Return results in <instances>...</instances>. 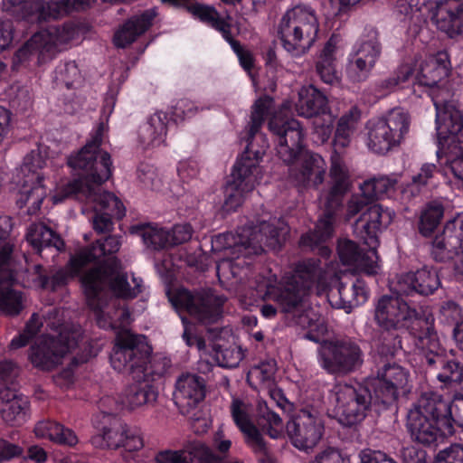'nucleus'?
<instances>
[{"mask_svg":"<svg viewBox=\"0 0 463 463\" xmlns=\"http://www.w3.org/2000/svg\"><path fill=\"white\" fill-rule=\"evenodd\" d=\"M118 237L109 236L103 242L84 248L73 255L64 270L57 272L52 281L54 287L66 284L78 276L90 263L104 258L102 265L90 269L80 277L87 303L93 311L99 327L109 329L128 326L131 322L129 311L119 307L116 299L108 301L106 292L111 290L122 298H134L141 288V279L129 278L121 270L118 260L112 256L120 248Z\"/></svg>","mask_w":463,"mask_h":463,"instance_id":"f257e3e1","label":"nucleus"},{"mask_svg":"<svg viewBox=\"0 0 463 463\" xmlns=\"http://www.w3.org/2000/svg\"><path fill=\"white\" fill-rule=\"evenodd\" d=\"M126 327L114 328L118 333L110 363L116 371L130 370V381L119 396V403L134 411L153 404L158 393L153 385V370L149 366L152 347L146 336L134 335Z\"/></svg>","mask_w":463,"mask_h":463,"instance_id":"f03ea898","label":"nucleus"},{"mask_svg":"<svg viewBox=\"0 0 463 463\" xmlns=\"http://www.w3.org/2000/svg\"><path fill=\"white\" fill-rule=\"evenodd\" d=\"M273 99L269 97L260 98L252 107L250 138L245 151L234 165L232 180L224 189L226 211L237 209L245 195L252 191L261 180L263 171L260 163L268 148V143L262 135H257L265 116L269 110Z\"/></svg>","mask_w":463,"mask_h":463,"instance_id":"7ed1b4c3","label":"nucleus"},{"mask_svg":"<svg viewBox=\"0 0 463 463\" xmlns=\"http://www.w3.org/2000/svg\"><path fill=\"white\" fill-rule=\"evenodd\" d=\"M279 229L262 222L258 227H244L238 235L231 232L221 233L212 240V250L217 254V275L219 279L230 280L240 275V269L246 264L241 256L246 258L263 251V245L274 247L279 242Z\"/></svg>","mask_w":463,"mask_h":463,"instance_id":"20e7f679","label":"nucleus"},{"mask_svg":"<svg viewBox=\"0 0 463 463\" xmlns=\"http://www.w3.org/2000/svg\"><path fill=\"white\" fill-rule=\"evenodd\" d=\"M76 34L77 28L71 24L50 26L35 33L14 52L12 71H34L54 59Z\"/></svg>","mask_w":463,"mask_h":463,"instance_id":"39448f33","label":"nucleus"},{"mask_svg":"<svg viewBox=\"0 0 463 463\" xmlns=\"http://www.w3.org/2000/svg\"><path fill=\"white\" fill-rule=\"evenodd\" d=\"M50 332L36 337L32 344L28 359L40 370L50 371L61 364L76 345L80 330L71 324H48Z\"/></svg>","mask_w":463,"mask_h":463,"instance_id":"423d86ee","label":"nucleus"},{"mask_svg":"<svg viewBox=\"0 0 463 463\" xmlns=\"http://www.w3.org/2000/svg\"><path fill=\"white\" fill-rule=\"evenodd\" d=\"M106 132L107 125L99 123L87 144L68 157L69 166L80 176L78 181L91 185L96 191L101 190L99 185L111 175L110 156L99 149Z\"/></svg>","mask_w":463,"mask_h":463,"instance_id":"0eeeda50","label":"nucleus"},{"mask_svg":"<svg viewBox=\"0 0 463 463\" xmlns=\"http://www.w3.org/2000/svg\"><path fill=\"white\" fill-rule=\"evenodd\" d=\"M47 156L46 147L38 146L25 156L23 165L16 172V203L20 208L26 206L29 214L39 212L47 195V189L43 184L44 176L39 172L45 165Z\"/></svg>","mask_w":463,"mask_h":463,"instance_id":"6e6552de","label":"nucleus"},{"mask_svg":"<svg viewBox=\"0 0 463 463\" xmlns=\"http://www.w3.org/2000/svg\"><path fill=\"white\" fill-rule=\"evenodd\" d=\"M351 187V179L339 168V165L335 164L330 173L328 189L323 195L324 215L318 220L314 232L301 236L300 246L323 243L332 236L335 214L342 207L344 198Z\"/></svg>","mask_w":463,"mask_h":463,"instance_id":"1a4fd4ad","label":"nucleus"},{"mask_svg":"<svg viewBox=\"0 0 463 463\" xmlns=\"http://www.w3.org/2000/svg\"><path fill=\"white\" fill-rule=\"evenodd\" d=\"M392 221V213L391 212L384 210L381 205H374L361 214L354 223V232L368 247L367 250H362L357 262L354 266L366 275L372 276L377 273L378 232L386 228Z\"/></svg>","mask_w":463,"mask_h":463,"instance_id":"9d476101","label":"nucleus"},{"mask_svg":"<svg viewBox=\"0 0 463 463\" xmlns=\"http://www.w3.org/2000/svg\"><path fill=\"white\" fill-rule=\"evenodd\" d=\"M296 132L299 152L291 157V184L299 191L317 188L324 181L326 162L317 154L302 150L305 132L300 122L291 118V132Z\"/></svg>","mask_w":463,"mask_h":463,"instance_id":"9b49d317","label":"nucleus"},{"mask_svg":"<svg viewBox=\"0 0 463 463\" xmlns=\"http://www.w3.org/2000/svg\"><path fill=\"white\" fill-rule=\"evenodd\" d=\"M335 411L339 422L347 427L354 426L364 420L373 405V395L367 385L338 383L334 389Z\"/></svg>","mask_w":463,"mask_h":463,"instance_id":"f8f14e48","label":"nucleus"},{"mask_svg":"<svg viewBox=\"0 0 463 463\" xmlns=\"http://www.w3.org/2000/svg\"><path fill=\"white\" fill-rule=\"evenodd\" d=\"M169 300L178 312L186 310L191 317L205 325L219 320L225 302L222 296L215 295L211 290L193 295L184 288L169 293Z\"/></svg>","mask_w":463,"mask_h":463,"instance_id":"ddd939ff","label":"nucleus"},{"mask_svg":"<svg viewBox=\"0 0 463 463\" xmlns=\"http://www.w3.org/2000/svg\"><path fill=\"white\" fill-rule=\"evenodd\" d=\"M320 358L323 368L330 373L348 374L359 370L364 364L360 345L350 338L327 342Z\"/></svg>","mask_w":463,"mask_h":463,"instance_id":"4468645a","label":"nucleus"},{"mask_svg":"<svg viewBox=\"0 0 463 463\" xmlns=\"http://www.w3.org/2000/svg\"><path fill=\"white\" fill-rule=\"evenodd\" d=\"M184 325L183 337L189 346H195L200 354V358L207 364L215 363L221 367L233 368L239 365L244 353L242 349L236 345L223 346L221 339L217 341H210L207 343L205 339L194 335L193 326L189 324L185 317L181 316Z\"/></svg>","mask_w":463,"mask_h":463,"instance_id":"2eb2a0df","label":"nucleus"},{"mask_svg":"<svg viewBox=\"0 0 463 463\" xmlns=\"http://www.w3.org/2000/svg\"><path fill=\"white\" fill-rule=\"evenodd\" d=\"M436 109L438 150L463 146V115L453 101H440L432 97Z\"/></svg>","mask_w":463,"mask_h":463,"instance_id":"dca6fc26","label":"nucleus"},{"mask_svg":"<svg viewBox=\"0 0 463 463\" xmlns=\"http://www.w3.org/2000/svg\"><path fill=\"white\" fill-rule=\"evenodd\" d=\"M384 295L379 298L374 310V319L384 331L398 332L417 320L419 313L411 307L401 297Z\"/></svg>","mask_w":463,"mask_h":463,"instance_id":"f3484780","label":"nucleus"},{"mask_svg":"<svg viewBox=\"0 0 463 463\" xmlns=\"http://www.w3.org/2000/svg\"><path fill=\"white\" fill-rule=\"evenodd\" d=\"M291 19L295 23L291 39V56H300L307 53L316 42L318 23L313 12L303 6L291 8Z\"/></svg>","mask_w":463,"mask_h":463,"instance_id":"a211bd4d","label":"nucleus"},{"mask_svg":"<svg viewBox=\"0 0 463 463\" xmlns=\"http://www.w3.org/2000/svg\"><path fill=\"white\" fill-rule=\"evenodd\" d=\"M88 206L93 209V228L98 232H106L112 227V218H122L125 214V207L121 201L112 193L106 191H96L90 194V201L82 209L88 210Z\"/></svg>","mask_w":463,"mask_h":463,"instance_id":"6ab92c4d","label":"nucleus"},{"mask_svg":"<svg viewBox=\"0 0 463 463\" xmlns=\"http://www.w3.org/2000/svg\"><path fill=\"white\" fill-rule=\"evenodd\" d=\"M188 10L194 16L208 24L222 33V37L230 43L232 50L237 54L241 67L250 73V69L253 67V56L249 51L242 49L237 42L232 40L231 24L228 21L230 16H227L225 19L221 18L215 9L197 4L189 6Z\"/></svg>","mask_w":463,"mask_h":463,"instance_id":"aec40b11","label":"nucleus"},{"mask_svg":"<svg viewBox=\"0 0 463 463\" xmlns=\"http://www.w3.org/2000/svg\"><path fill=\"white\" fill-rule=\"evenodd\" d=\"M409 411L439 423L444 430H455L451 402L446 401L441 394L436 392L421 393Z\"/></svg>","mask_w":463,"mask_h":463,"instance_id":"412c9836","label":"nucleus"},{"mask_svg":"<svg viewBox=\"0 0 463 463\" xmlns=\"http://www.w3.org/2000/svg\"><path fill=\"white\" fill-rule=\"evenodd\" d=\"M302 330V337L319 343L326 331L323 323L319 322L317 313L307 303V298H296L291 288V327Z\"/></svg>","mask_w":463,"mask_h":463,"instance_id":"4be33fe9","label":"nucleus"},{"mask_svg":"<svg viewBox=\"0 0 463 463\" xmlns=\"http://www.w3.org/2000/svg\"><path fill=\"white\" fill-rule=\"evenodd\" d=\"M406 428L413 442L428 448L437 447L455 433V430H444L439 423L411 411L407 414Z\"/></svg>","mask_w":463,"mask_h":463,"instance_id":"5701e85b","label":"nucleus"},{"mask_svg":"<svg viewBox=\"0 0 463 463\" xmlns=\"http://www.w3.org/2000/svg\"><path fill=\"white\" fill-rule=\"evenodd\" d=\"M222 457L201 440H191L182 449H166L157 453L156 463H221Z\"/></svg>","mask_w":463,"mask_h":463,"instance_id":"b1692460","label":"nucleus"},{"mask_svg":"<svg viewBox=\"0 0 463 463\" xmlns=\"http://www.w3.org/2000/svg\"><path fill=\"white\" fill-rule=\"evenodd\" d=\"M441 285L435 268L424 266L415 272L402 274L396 284L398 295L409 296L417 293L422 296L433 294Z\"/></svg>","mask_w":463,"mask_h":463,"instance_id":"393cba45","label":"nucleus"},{"mask_svg":"<svg viewBox=\"0 0 463 463\" xmlns=\"http://www.w3.org/2000/svg\"><path fill=\"white\" fill-rule=\"evenodd\" d=\"M232 420L243 434L245 443L258 454H267L265 441L251 420L252 407L248 402L233 399L231 405Z\"/></svg>","mask_w":463,"mask_h":463,"instance_id":"a878e982","label":"nucleus"},{"mask_svg":"<svg viewBox=\"0 0 463 463\" xmlns=\"http://www.w3.org/2000/svg\"><path fill=\"white\" fill-rule=\"evenodd\" d=\"M293 424V445L299 450L309 453L322 437L323 426L307 410H301L291 417Z\"/></svg>","mask_w":463,"mask_h":463,"instance_id":"bb28decb","label":"nucleus"},{"mask_svg":"<svg viewBox=\"0 0 463 463\" xmlns=\"http://www.w3.org/2000/svg\"><path fill=\"white\" fill-rule=\"evenodd\" d=\"M359 118L360 115L356 109H351L339 118L333 140V153L330 158L329 174L335 164H336L337 165H339V168L346 174L347 177L351 179L348 167L343 158V151L349 146L351 135L356 128Z\"/></svg>","mask_w":463,"mask_h":463,"instance_id":"cd10ccee","label":"nucleus"},{"mask_svg":"<svg viewBox=\"0 0 463 463\" xmlns=\"http://www.w3.org/2000/svg\"><path fill=\"white\" fill-rule=\"evenodd\" d=\"M205 396V383L203 378L194 373H184L175 383L174 399L183 412L198 405Z\"/></svg>","mask_w":463,"mask_h":463,"instance_id":"c85d7f7f","label":"nucleus"},{"mask_svg":"<svg viewBox=\"0 0 463 463\" xmlns=\"http://www.w3.org/2000/svg\"><path fill=\"white\" fill-rule=\"evenodd\" d=\"M448 76L449 70L445 62L437 58L429 57L422 61L419 66L412 85V93L420 98L424 91L437 87L439 82Z\"/></svg>","mask_w":463,"mask_h":463,"instance_id":"c756f323","label":"nucleus"},{"mask_svg":"<svg viewBox=\"0 0 463 463\" xmlns=\"http://www.w3.org/2000/svg\"><path fill=\"white\" fill-rule=\"evenodd\" d=\"M318 259H307L299 261L291 274V288L296 298H307L312 286L319 280L323 269Z\"/></svg>","mask_w":463,"mask_h":463,"instance_id":"7c9ffc66","label":"nucleus"},{"mask_svg":"<svg viewBox=\"0 0 463 463\" xmlns=\"http://www.w3.org/2000/svg\"><path fill=\"white\" fill-rule=\"evenodd\" d=\"M367 294L365 282L357 278L351 283L340 282L337 296L332 293L329 301L333 307L350 313L354 307L366 301Z\"/></svg>","mask_w":463,"mask_h":463,"instance_id":"2f4dec72","label":"nucleus"},{"mask_svg":"<svg viewBox=\"0 0 463 463\" xmlns=\"http://www.w3.org/2000/svg\"><path fill=\"white\" fill-rule=\"evenodd\" d=\"M28 399L14 390L0 392V416L6 423L19 425L27 419Z\"/></svg>","mask_w":463,"mask_h":463,"instance_id":"473e14b6","label":"nucleus"},{"mask_svg":"<svg viewBox=\"0 0 463 463\" xmlns=\"http://www.w3.org/2000/svg\"><path fill=\"white\" fill-rule=\"evenodd\" d=\"M156 13L149 9L140 15L131 17L114 35L113 42L117 47L124 48L132 43L139 35L144 33L152 24Z\"/></svg>","mask_w":463,"mask_h":463,"instance_id":"72a5a7b5","label":"nucleus"},{"mask_svg":"<svg viewBox=\"0 0 463 463\" xmlns=\"http://www.w3.org/2000/svg\"><path fill=\"white\" fill-rule=\"evenodd\" d=\"M295 108L298 116L307 118L330 109L326 96L313 85L304 86L299 90Z\"/></svg>","mask_w":463,"mask_h":463,"instance_id":"f704fd0d","label":"nucleus"},{"mask_svg":"<svg viewBox=\"0 0 463 463\" xmlns=\"http://www.w3.org/2000/svg\"><path fill=\"white\" fill-rule=\"evenodd\" d=\"M14 279L9 264L7 269L0 273V313L6 316L18 315L24 307V297L9 281Z\"/></svg>","mask_w":463,"mask_h":463,"instance_id":"c9c22d12","label":"nucleus"},{"mask_svg":"<svg viewBox=\"0 0 463 463\" xmlns=\"http://www.w3.org/2000/svg\"><path fill=\"white\" fill-rule=\"evenodd\" d=\"M425 324L427 326L418 335L416 345L420 350L422 365L429 369L435 364V362H439V358L446 354V350L440 345L434 328L427 322Z\"/></svg>","mask_w":463,"mask_h":463,"instance_id":"e433bc0d","label":"nucleus"},{"mask_svg":"<svg viewBox=\"0 0 463 463\" xmlns=\"http://www.w3.org/2000/svg\"><path fill=\"white\" fill-rule=\"evenodd\" d=\"M339 42V36L333 34L326 43L317 62V72L326 84L334 85L339 82L335 57Z\"/></svg>","mask_w":463,"mask_h":463,"instance_id":"4c0bfd02","label":"nucleus"},{"mask_svg":"<svg viewBox=\"0 0 463 463\" xmlns=\"http://www.w3.org/2000/svg\"><path fill=\"white\" fill-rule=\"evenodd\" d=\"M169 118L163 111L153 114L140 128L139 138L146 146H159L165 141Z\"/></svg>","mask_w":463,"mask_h":463,"instance_id":"58836bf2","label":"nucleus"},{"mask_svg":"<svg viewBox=\"0 0 463 463\" xmlns=\"http://www.w3.org/2000/svg\"><path fill=\"white\" fill-rule=\"evenodd\" d=\"M288 112V105L284 104L279 110L273 113L269 122V130L275 137L277 153L285 163L289 161V147L287 139L289 130Z\"/></svg>","mask_w":463,"mask_h":463,"instance_id":"ea45409f","label":"nucleus"},{"mask_svg":"<svg viewBox=\"0 0 463 463\" xmlns=\"http://www.w3.org/2000/svg\"><path fill=\"white\" fill-rule=\"evenodd\" d=\"M34 433L37 438L59 445L73 447L78 443V437L72 430L51 420L39 421L34 427Z\"/></svg>","mask_w":463,"mask_h":463,"instance_id":"a19ab883","label":"nucleus"},{"mask_svg":"<svg viewBox=\"0 0 463 463\" xmlns=\"http://www.w3.org/2000/svg\"><path fill=\"white\" fill-rule=\"evenodd\" d=\"M258 292L265 299L274 301L277 307L271 304H265L262 306L260 312L261 315L267 319L275 317L277 311L288 312L289 308V291L288 288H282L275 284H260L258 286Z\"/></svg>","mask_w":463,"mask_h":463,"instance_id":"79ce46f5","label":"nucleus"},{"mask_svg":"<svg viewBox=\"0 0 463 463\" xmlns=\"http://www.w3.org/2000/svg\"><path fill=\"white\" fill-rule=\"evenodd\" d=\"M438 27L450 36L463 33V0L441 6L436 14Z\"/></svg>","mask_w":463,"mask_h":463,"instance_id":"37998d69","label":"nucleus"},{"mask_svg":"<svg viewBox=\"0 0 463 463\" xmlns=\"http://www.w3.org/2000/svg\"><path fill=\"white\" fill-rule=\"evenodd\" d=\"M430 371L436 373V377L445 387L459 384L463 382V363L454 358H449L447 354L439 358Z\"/></svg>","mask_w":463,"mask_h":463,"instance_id":"c03bdc74","label":"nucleus"},{"mask_svg":"<svg viewBox=\"0 0 463 463\" xmlns=\"http://www.w3.org/2000/svg\"><path fill=\"white\" fill-rule=\"evenodd\" d=\"M367 135L368 147L376 154L384 155L401 145L381 119L370 124Z\"/></svg>","mask_w":463,"mask_h":463,"instance_id":"a18cd8bd","label":"nucleus"},{"mask_svg":"<svg viewBox=\"0 0 463 463\" xmlns=\"http://www.w3.org/2000/svg\"><path fill=\"white\" fill-rule=\"evenodd\" d=\"M27 241L38 251L43 247L53 246L61 250L63 242L61 238L45 224L39 222L31 224L26 232Z\"/></svg>","mask_w":463,"mask_h":463,"instance_id":"49530a36","label":"nucleus"},{"mask_svg":"<svg viewBox=\"0 0 463 463\" xmlns=\"http://www.w3.org/2000/svg\"><path fill=\"white\" fill-rule=\"evenodd\" d=\"M96 193V190L91 185H85L78 180L72 182H61L57 184L53 191L50 194V200L52 204H59L63 203L67 198L76 195L77 198L86 199V204L90 201V194Z\"/></svg>","mask_w":463,"mask_h":463,"instance_id":"de8ad7c7","label":"nucleus"},{"mask_svg":"<svg viewBox=\"0 0 463 463\" xmlns=\"http://www.w3.org/2000/svg\"><path fill=\"white\" fill-rule=\"evenodd\" d=\"M444 211L443 204L438 201L427 203L420 214L419 232L424 237L431 236L440 224L444 217Z\"/></svg>","mask_w":463,"mask_h":463,"instance_id":"09e8293b","label":"nucleus"},{"mask_svg":"<svg viewBox=\"0 0 463 463\" xmlns=\"http://www.w3.org/2000/svg\"><path fill=\"white\" fill-rule=\"evenodd\" d=\"M380 119L388 130H390L396 141L402 144L410 131L411 118L409 112L405 111L403 109L395 108L390 110L384 118Z\"/></svg>","mask_w":463,"mask_h":463,"instance_id":"8fccbe9b","label":"nucleus"},{"mask_svg":"<svg viewBox=\"0 0 463 463\" xmlns=\"http://www.w3.org/2000/svg\"><path fill=\"white\" fill-rule=\"evenodd\" d=\"M400 349H402V340L398 332L383 331L373 354L375 365H379L381 361L392 362Z\"/></svg>","mask_w":463,"mask_h":463,"instance_id":"3c124183","label":"nucleus"},{"mask_svg":"<svg viewBox=\"0 0 463 463\" xmlns=\"http://www.w3.org/2000/svg\"><path fill=\"white\" fill-rule=\"evenodd\" d=\"M376 366L377 377L398 390H402L408 383V372L395 362L381 361Z\"/></svg>","mask_w":463,"mask_h":463,"instance_id":"603ef678","label":"nucleus"},{"mask_svg":"<svg viewBox=\"0 0 463 463\" xmlns=\"http://www.w3.org/2000/svg\"><path fill=\"white\" fill-rule=\"evenodd\" d=\"M398 180L394 176L380 175L364 181L360 189L364 195L374 201L395 190Z\"/></svg>","mask_w":463,"mask_h":463,"instance_id":"864d4df0","label":"nucleus"},{"mask_svg":"<svg viewBox=\"0 0 463 463\" xmlns=\"http://www.w3.org/2000/svg\"><path fill=\"white\" fill-rule=\"evenodd\" d=\"M126 424L118 421L109 423L102 430L101 434L95 435L91 438V443L96 448L118 449L123 442Z\"/></svg>","mask_w":463,"mask_h":463,"instance_id":"5fc2aeb1","label":"nucleus"},{"mask_svg":"<svg viewBox=\"0 0 463 463\" xmlns=\"http://www.w3.org/2000/svg\"><path fill=\"white\" fill-rule=\"evenodd\" d=\"M369 388L373 391V405L386 408L393 404L399 396L398 389L394 388L378 377L373 380Z\"/></svg>","mask_w":463,"mask_h":463,"instance_id":"6e6d98bb","label":"nucleus"},{"mask_svg":"<svg viewBox=\"0 0 463 463\" xmlns=\"http://www.w3.org/2000/svg\"><path fill=\"white\" fill-rule=\"evenodd\" d=\"M13 220L8 215H0V273L9 265L13 243L10 239L13 229Z\"/></svg>","mask_w":463,"mask_h":463,"instance_id":"4d7b16f0","label":"nucleus"},{"mask_svg":"<svg viewBox=\"0 0 463 463\" xmlns=\"http://www.w3.org/2000/svg\"><path fill=\"white\" fill-rule=\"evenodd\" d=\"M430 254L436 262H448L456 259L459 260L461 255L456 251L441 234H438L430 242Z\"/></svg>","mask_w":463,"mask_h":463,"instance_id":"13d9d810","label":"nucleus"},{"mask_svg":"<svg viewBox=\"0 0 463 463\" xmlns=\"http://www.w3.org/2000/svg\"><path fill=\"white\" fill-rule=\"evenodd\" d=\"M440 234L458 254H463V215L449 221Z\"/></svg>","mask_w":463,"mask_h":463,"instance_id":"bf43d9fd","label":"nucleus"},{"mask_svg":"<svg viewBox=\"0 0 463 463\" xmlns=\"http://www.w3.org/2000/svg\"><path fill=\"white\" fill-rule=\"evenodd\" d=\"M364 39L360 44L356 53L372 61L376 64L382 54V44L379 40V33L375 29H369Z\"/></svg>","mask_w":463,"mask_h":463,"instance_id":"052dcab7","label":"nucleus"},{"mask_svg":"<svg viewBox=\"0 0 463 463\" xmlns=\"http://www.w3.org/2000/svg\"><path fill=\"white\" fill-rule=\"evenodd\" d=\"M311 118H313V133L316 135L317 140L321 143L328 141L332 135L335 119L331 109L321 113V115L314 116Z\"/></svg>","mask_w":463,"mask_h":463,"instance_id":"680f3d73","label":"nucleus"},{"mask_svg":"<svg viewBox=\"0 0 463 463\" xmlns=\"http://www.w3.org/2000/svg\"><path fill=\"white\" fill-rule=\"evenodd\" d=\"M141 236L143 241L148 247L154 249L172 246L170 240V232L156 225H149L142 230Z\"/></svg>","mask_w":463,"mask_h":463,"instance_id":"e2e57ef3","label":"nucleus"},{"mask_svg":"<svg viewBox=\"0 0 463 463\" xmlns=\"http://www.w3.org/2000/svg\"><path fill=\"white\" fill-rule=\"evenodd\" d=\"M374 66L375 64L372 61L355 53L347 67L348 77L354 82L364 81L369 77Z\"/></svg>","mask_w":463,"mask_h":463,"instance_id":"0e129e2a","label":"nucleus"},{"mask_svg":"<svg viewBox=\"0 0 463 463\" xmlns=\"http://www.w3.org/2000/svg\"><path fill=\"white\" fill-rule=\"evenodd\" d=\"M414 73V67L411 63L400 65L388 78L379 83V88L385 91H392L398 86L407 82Z\"/></svg>","mask_w":463,"mask_h":463,"instance_id":"69168bd1","label":"nucleus"},{"mask_svg":"<svg viewBox=\"0 0 463 463\" xmlns=\"http://www.w3.org/2000/svg\"><path fill=\"white\" fill-rule=\"evenodd\" d=\"M456 146L454 149H441L437 151V156H447L446 164L452 175L458 180L463 182V146Z\"/></svg>","mask_w":463,"mask_h":463,"instance_id":"338daca9","label":"nucleus"},{"mask_svg":"<svg viewBox=\"0 0 463 463\" xmlns=\"http://www.w3.org/2000/svg\"><path fill=\"white\" fill-rule=\"evenodd\" d=\"M80 71L74 61L65 62L57 67L55 80L67 88L74 87L80 82Z\"/></svg>","mask_w":463,"mask_h":463,"instance_id":"774afa93","label":"nucleus"}]
</instances>
